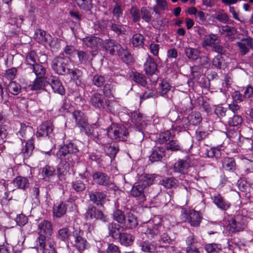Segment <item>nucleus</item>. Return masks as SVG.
Instances as JSON below:
<instances>
[{"label":"nucleus","mask_w":253,"mask_h":253,"mask_svg":"<svg viewBox=\"0 0 253 253\" xmlns=\"http://www.w3.org/2000/svg\"><path fill=\"white\" fill-rule=\"evenodd\" d=\"M161 227V219L155 216L152 220L149 221L146 224L143 226L142 231L148 238L153 239L158 236Z\"/></svg>","instance_id":"obj_3"},{"label":"nucleus","mask_w":253,"mask_h":253,"mask_svg":"<svg viewBox=\"0 0 253 253\" xmlns=\"http://www.w3.org/2000/svg\"><path fill=\"white\" fill-rule=\"evenodd\" d=\"M79 152L77 146L74 143L69 142L64 144L58 151L56 155L61 160H66L71 164H75L79 161Z\"/></svg>","instance_id":"obj_1"},{"label":"nucleus","mask_w":253,"mask_h":253,"mask_svg":"<svg viewBox=\"0 0 253 253\" xmlns=\"http://www.w3.org/2000/svg\"><path fill=\"white\" fill-rule=\"evenodd\" d=\"M190 125L196 126L199 125L202 120L201 114L198 112H193L188 117Z\"/></svg>","instance_id":"obj_46"},{"label":"nucleus","mask_w":253,"mask_h":253,"mask_svg":"<svg viewBox=\"0 0 253 253\" xmlns=\"http://www.w3.org/2000/svg\"><path fill=\"white\" fill-rule=\"evenodd\" d=\"M220 41V38L217 35L211 33L204 36L201 45L204 48H207L208 47H211L216 43H219Z\"/></svg>","instance_id":"obj_17"},{"label":"nucleus","mask_w":253,"mask_h":253,"mask_svg":"<svg viewBox=\"0 0 253 253\" xmlns=\"http://www.w3.org/2000/svg\"><path fill=\"white\" fill-rule=\"evenodd\" d=\"M118 54L126 64H129L132 61V57L130 53L122 47Z\"/></svg>","instance_id":"obj_54"},{"label":"nucleus","mask_w":253,"mask_h":253,"mask_svg":"<svg viewBox=\"0 0 253 253\" xmlns=\"http://www.w3.org/2000/svg\"><path fill=\"white\" fill-rule=\"evenodd\" d=\"M144 67L145 73L148 75L152 76L156 74L158 72L157 64L154 59L150 55L146 59Z\"/></svg>","instance_id":"obj_18"},{"label":"nucleus","mask_w":253,"mask_h":253,"mask_svg":"<svg viewBox=\"0 0 253 253\" xmlns=\"http://www.w3.org/2000/svg\"><path fill=\"white\" fill-rule=\"evenodd\" d=\"M38 61V56L35 51H31L27 53L25 63L26 64L27 69L37 64Z\"/></svg>","instance_id":"obj_28"},{"label":"nucleus","mask_w":253,"mask_h":253,"mask_svg":"<svg viewBox=\"0 0 253 253\" xmlns=\"http://www.w3.org/2000/svg\"><path fill=\"white\" fill-rule=\"evenodd\" d=\"M13 185L17 188L26 189L29 186L28 180L22 176H18L13 181Z\"/></svg>","instance_id":"obj_38"},{"label":"nucleus","mask_w":253,"mask_h":253,"mask_svg":"<svg viewBox=\"0 0 253 253\" xmlns=\"http://www.w3.org/2000/svg\"><path fill=\"white\" fill-rule=\"evenodd\" d=\"M165 148L171 151H180L182 147L177 140L172 139L166 144V148Z\"/></svg>","instance_id":"obj_51"},{"label":"nucleus","mask_w":253,"mask_h":253,"mask_svg":"<svg viewBox=\"0 0 253 253\" xmlns=\"http://www.w3.org/2000/svg\"><path fill=\"white\" fill-rule=\"evenodd\" d=\"M113 218L114 220L120 224H124L125 219V216L123 211L120 210H115L113 213Z\"/></svg>","instance_id":"obj_61"},{"label":"nucleus","mask_w":253,"mask_h":253,"mask_svg":"<svg viewBox=\"0 0 253 253\" xmlns=\"http://www.w3.org/2000/svg\"><path fill=\"white\" fill-rule=\"evenodd\" d=\"M222 34L225 35L226 37L230 40L233 41L235 39V36L237 33V30L234 27L225 25L221 26Z\"/></svg>","instance_id":"obj_31"},{"label":"nucleus","mask_w":253,"mask_h":253,"mask_svg":"<svg viewBox=\"0 0 253 253\" xmlns=\"http://www.w3.org/2000/svg\"><path fill=\"white\" fill-rule=\"evenodd\" d=\"M108 229L109 235L113 238L118 236L120 233L121 226L115 223H111L108 225Z\"/></svg>","instance_id":"obj_47"},{"label":"nucleus","mask_w":253,"mask_h":253,"mask_svg":"<svg viewBox=\"0 0 253 253\" xmlns=\"http://www.w3.org/2000/svg\"><path fill=\"white\" fill-rule=\"evenodd\" d=\"M171 86L166 81H162L159 84V90L161 95H165L170 90Z\"/></svg>","instance_id":"obj_63"},{"label":"nucleus","mask_w":253,"mask_h":253,"mask_svg":"<svg viewBox=\"0 0 253 253\" xmlns=\"http://www.w3.org/2000/svg\"><path fill=\"white\" fill-rule=\"evenodd\" d=\"M245 219V217L237 216L235 218H231L229 220L226 226V229L228 230V235L230 236L233 233L244 230L246 226Z\"/></svg>","instance_id":"obj_5"},{"label":"nucleus","mask_w":253,"mask_h":253,"mask_svg":"<svg viewBox=\"0 0 253 253\" xmlns=\"http://www.w3.org/2000/svg\"><path fill=\"white\" fill-rule=\"evenodd\" d=\"M190 161L189 158L186 157L183 159H179L174 164L173 170L175 172L181 174V179L184 178L187 172L188 169L190 167Z\"/></svg>","instance_id":"obj_8"},{"label":"nucleus","mask_w":253,"mask_h":253,"mask_svg":"<svg viewBox=\"0 0 253 253\" xmlns=\"http://www.w3.org/2000/svg\"><path fill=\"white\" fill-rule=\"evenodd\" d=\"M213 202L218 208L223 210H227L230 207L229 203L226 202L219 194L214 196Z\"/></svg>","instance_id":"obj_33"},{"label":"nucleus","mask_w":253,"mask_h":253,"mask_svg":"<svg viewBox=\"0 0 253 253\" xmlns=\"http://www.w3.org/2000/svg\"><path fill=\"white\" fill-rule=\"evenodd\" d=\"M73 237L75 238V246L80 253L89 248V244L82 237L80 230L77 229L73 232Z\"/></svg>","instance_id":"obj_11"},{"label":"nucleus","mask_w":253,"mask_h":253,"mask_svg":"<svg viewBox=\"0 0 253 253\" xmlns=\"http://www.w3.org/2000/svg\"><path fill=\"white\" fill-rule=\"evenodd\" d=\"M83 44L93 51H96L102 44V40L95 36H88L83 39Z\"/></svg>","instance_id":"obj_10"},{"label":"nucleus","mask_w":253,"mask_h":253,"mask_svg":"<svg viewBox=\"0 0 253 253\" xmlns=\"http://www.w3.org/2000/svg\"><path fill=\"white\" fill-rule=\"evenodd\" d=\"M42 174L44 180H48L49 178L55 175V169L52 166L46 165L42 168Z\"/></svg>","instance_id":"obj_39"},{"label":"nucleus","mask_w":253,"mask_h":253,"mask_svg":"<svg viewBox=\"0 0 253 253\" xmlns=\"http://www.w3.org/2000/svg\"><path fill=\"white\" fill-rule=\"evenodd\" d=\"M32 71L36 76L37 78H44L46 73V69L42 65L38 63L28 69Z\"/></svg>","instance_id":"obj_34"},{"label":"nucleus","mask_w":253,"mask_h":253,"mask_svg":"<svg viewBox=\"0 0 253 253\" xmlns=\"http://www.w3.org/2000/svg\"><path fill=\"white\" fill-rule=\"evenodd\" d=\"M132 79L142 86H145L147 84L146 77L143 74L138 72L133 73Z\"/></svg>","instance_id":"obj_48"},{"label":"nucleus","mask_w":253,"mask_h":253,"mask_svg":"<svg viewBox=\"0 0 253 253\" xmlns=\"http://www.w3.org/2000/svg\"><path fill=\"white\" fill-rule=\"evenodd\" d=\"M113 18L110 22L109 27L110 30L115 33L117 36L125 35L126 33V30L125 26L121 24L120 21H117Z\"/></svg>","instance_id":"obj_23"},{"label":"nucleus","mask_w":253,"mask_h":253,"mask_svg":"<svg viewBox=\"0 0 253 253\" xmlns=\"http://www.w3.org/2000/svg\"><path fill=\"white\" fill-rule=\"evenodd\" d=\"M70 164H72L71 162L67 161V160H61L57 168V173L59 178L65 175L67 173L69 169Z\"/></svg>","instance_id":"obj_32"},{"label":"nucleus","mask_w":253,"mask_h":253,"mask_svg":"<svg viewBox=\"0 0 253 253\" xmlns=\"http://www.w3.org/2000/svg\"><path fill=\"white\" fill-rule=\"evenodd\" d=\"M34 148V139H32V137H31L29 138L25 145V148L23 152L24 157L28 158L30 157L32 155Z\"/></svg>","instance_id":"obj_49"},{"label":"nucleus","mask_w":253,"mask_h":253,"mask_svg":"<svg viewBox=\"0 0 253 253\" xmlns=\"http://www.w3.org/2000/svg\"><path fill=\"white\" fill-rule=\"evenodd\" d=\"M243 175L248 176V178L253 180V163H247L244 167Z\"/></svg>","instance_id":"obj_59"},{"label":"nucleus","mask_w":253,"mask_h":253,"mask_svg":"<svg viewBox=\"0 0 253 253\" xmlns=\"http://www.w3.org/2000/svg\"><path fill=\"white\" fill-rule=\"evenodd\" d=\"M139 246L143 252L147 253H153L156 249V246L154 244L148 241L140 243Z\"/></svg>","instance_id":"obj_55"},{"label":"nucleus","mask_w":253,"mask_h":253,"mask_svg":"<svg viewBox=\"0 0 253 253\" xmlns=\"http://www.w3.org/2000/svg\"><path fill=\"white\" fill-rule=\"evenodd\" d=\"M159 184L167 189L176 188L178 186V181L174 177H165L160 181Z\"/></svg>","instance_id":"obj_30"},{"label":"nucleus","mask_w":253,"mask_h":253,"mask_svg":"<svg viewBox=\"0 0 253 253\" xmlns=\"http://www.w3.org/2000/svg\"><path fill=\"white\" fill-rule=\"evenodd\" d=\"M185 54L188 59L195 60L199 58L200 51L195 48L186 47L185 48Z\"/></svg>","instance_id":"obj_44"},{"label":"nucleus","mask_w":253,"mask_h":253,"mask_svg":"<svg viewBox=\"0 0 253 253\" xmlns=\"http://www.w3.org/2000/svg\"><path fill=\"white\" fill-rule=\"evenodd\" d=\"M93 178L98 184L108 186L109 188L116 190L114 184L110 181L109 177L104 173L102 172H95L93 175Z\"/></svg>","instance_id":"obj_13"},{"label":"nucleus","mask_w":253,"mask_h":253,"mask_svg":"<svg viewBox=\"0 0 253 253\" xmlns=\"http://www.w3.org/2000/svg\"><path fill=\"white\" fill-rule=\"evenodd\" d=\"M131 121L139 130L142 129L145 125L142 114L137 112L132 114Z\"/></svg>","instance_id":"obj_26"},{"label":"nucleus","mask_w":253,"mask_h":253,"mask_svg":"<svg viewBox=\"0 0 253 253\" xmlns=\"http://www.w3.org/2000/svg\"><path fill=\"white\" fill-rule=\"evenodd\" d=\"M119 238L121 244L125 246L131 245L134 241L133 236L127 233L120 234Z\"/></svg>","instance_id":"obj_36"},{"label":"nucleus","mask_w":253,"mask_h":253,"mask_svg":"<svg viewBox=\"0 0 253 253\" xmlns=\"http://www.w3.org/2000/svg\"><path fill=\"white\" fill-rule=\"evenodd\" d=\"M44 79L42 78H36L34 80L33 84L29 86L32 90H39L42 89L44 88L43 82Z\"/></svg>","instance_id":"obj_52"},{"label":"nucleus","mask_w":253,"mask_h":253,"mask_svg":"<svg viewBox=\"0 0 253 253\" xmlns=\"http://www.w3.org/2000/svg\"><path fill=\"white\" fill-rule=\"evenodd\" d=\"M223 169L227 171L233 172L236 169L235 159L232 157H224L221 161Z\"/></svg>","instance_id":"obj_22"},{"label":"nucleus","mask_w":253,"mask_h":253,"mask_svg":"<svg viewBox=\"0 0 253 253\" xmlns=\"http://www.w3.org/2000/svg\"><path fill=\"white\" fill-rule=\"evenodd\" d=\"M38 232L39 237L37 240L42 242L45 240L46 237L50 236L52 233V227L51 223L47 220L42 221L38 224Z\"/></svg>","instance_id":"obj_6"},{"label":"nucleus","mask_w":253,"mask_h":253,"mask_svg":"<svg viewBox=\"0 0 253 253\" xmlns=\"http://www.w3.org/2000/svg\"><path fill=\"white\" fill-rule=\"evenodd\" d=\"M72 116L75 121L76 126L87 120L84 113L80 110H75L72 113Z\"/></svg>","instance_id":"obj_41"},{"label":"nucleus","mask_w":253,"mask_h":253,"mask_svg":"<svg viewBox=\"0 0 253 253\" xmlns=\"http://www.w3.org/2000/svg\"><path fill=\"white\" fill-rule=\"evenodd\" d=\"M53 124L51 122L46 121L42 123L39 127L36 133L37 137L47 136L52 132Z\"/></svg>","instance_id":"obj_19"},{"label":"nucleus","mask_w":253,"mask_h":253,"mask_svg":"<svg viewBox=\"0 0 253 253\" xmlns=\"http://www.w3.org/2000/svg\"><path fill=\"white\" fill-rule=\"evenodd\" d=\"M108 135V128L106 129L100 128L95 129L93 131V133L90 136L95 142L98 144L104 145L105 141L104 139L106 135Z\"/></svg>","instance_id":"obj_16"},{"label":"nucleus","mask_w":253,"mask_h":253,"mask_svg":"<svg viewBox=\"0 0 253 253\" xmlns=\"http://www.w3.org/2000/svg\"><path fill=\"white\" fill-rule=\"evenodd\" d=\"M205 154L209 158L217 159L220 155V152L218 149L213 147L207 149Z\"/></svg>","instance_id":"obj_64"},{"label":"nucleus","mask_w":253,"mask_h":253,"mask_svg":"<svg viewBox=\"0 0 253 253\" xmlns=\"http://www.w3.org/2000/svg\"><path fill=\"white\" fill-rule=\"evenodd\" d=\"M35 39L39 43L43 42H49L51 39V37L49 34L41 29L37 30L34 35Z\"/></svg>","instance_id":"obj_24"},{"label":"nucleus","mask_w":253,"mask_h":253,"mask_svg":"<svg viewBox=\"0 0 253 253\" xmlns=\"http://www.w3.org/2000/svg\"><path fill=\"white\" fill-rule=\"evenodd\" d=\"M77 126L79 128L81 132L84 133L89 137H90L94 129V128L88 123V120L83 122Z\"/></svg>","instance_id":"obj_40"},{"label":"nucleus","mask_w":253,"mask_h":253,"mask_svg":"<svg viewBox=\"0 0 253 253\" xmlns=\"http://www.w3.org/2000/svg\"><path fill=\"white\" fill-rule=\"evenodd\" d=\"M106 79L104 76L101 75H95L92 79V84L97 87L104 86L106 84Z\"/></svg>","instance_id":"obj_50"},{"label":"nucleus","mask_w":253,"mask_h":253,"mask_svg":"<svg viewBox=\"0 0 253 253\" xmlns=\"http://www.w3.org/2000/svg\"><path fill=\"white\" fill-rule=\"evenodd\" d=\"M243 122V119L239 115H234L232 117L229 118L228 124L230 126H240Z\"/></svg>","instance_id":"obj_57"},{"label":"nucleus","mask_w":253,"mask_h":253,"mask_svg":"<svg viewBox=\"0 0 253 253\" xmlns=\"http://www.w3.org/2000/svg\"><path fill=\"white\" fill-rule=\"evenodd\" d=\"M165 148L162 147L155 146L152 149L149 159L152 162L161 161L165 156Z\"/></svg>","instance_id":"obj_21"},{"label":"nucleus","mask_w":253,"mask_h":253,"mask_svg":"<svg viewBox=\"0 0 253 253\" xmlns=\"http://www.w3.org/2000/svg\"><path fill=\"white\" fill-rule=\"evenodd\" d=\"M77 5L82 9L89 11L92 7V0H76Z\"/></svg>","instance_id":"obj_53"},{"label":"nucleus","mask_w":253,"mask_h":253,"mask_svg":"<svg viewBox=\"0 0 253 253\" xmlns=\"http://www.w3.org/2000/svg\"><path fill=\"white\" fill-rule=\"evenodd\" d=\"M68 59L62 56H58L54 58L51 62V66L54 72L59 75H66V70L68 68Z\"/></svg>","instance_id":"obj_4"},{"label":"nucleus","mask_w":253,"mask_h":253,"mask_svg":"<svg viewBox=\"0 0 253 253\" xmlns=\"http://www.w3.org/2000/svg\"><path fill=\"white\" fill-rule=\"evenodd\" d=\"M200 216L199 212L193 211L190 212L188 217V221L191 226H198L200 223Z\"/></svg>","instance_id":"obj_42"},{"label":"nucleus","mask_w":253,"mask_h":253,"mask_svg":"<svg viewBox=\"0 0 253 253\" xmlns=\"http://www.w3.org/2000/svg\"><path fill=\"white\" fill-rule=\"evenodd\" d=\"M66 211V204L61 202L53 208V214L56 217H61L65 214Z\"/></svg>","instance_id":"obj_43"},{"label":"nucleus","mask_w":253,"mask_h":253,"mask_svg":"<svg viewBox=\"0 0 253 253\" xmlns=\"http://www.w3.org/2000/svg\"><path fill=\"white\" fill-rule=\"evenodd\" d=\"M47 82L54 93L61 95L65 94V88L58 77L51 76L48 79Z\"/></svg>","instance_id":"obj_12"},{"label":"nucleus","mask_w":253,"mask_h":253,"mask_svg":"<svg viewBox=\"0 0 253 253\" xmlns=\"http://www.w3.org/2000/svg\"><path fill=\"white\" fill-rule=\"evenodd\" d=\"M124 224L126 228L132 229L135 228L138 223L136 217L131 213H128L126 215V219H125Z\"/></svg>","instance_id":"obj_35"},{"label":"nucleus","mask_w":253,"mask_h":253,"mask_svg":"<svg viewBox=\"0 0 253 253\" xmlns=\"http://www.w3.org/2000/svg\"><path fill=\"white\" fill-rule=\"evenodd\" d=\"M132 43L134 46H142L144 44V37L140 34H136L132 38Z\"/></svg>","instance_id":"obj_60"},{"label":"nucleus","mask_w":253,"mask_h":253,"mask_svg":"<svg viewBox=\"0 0 253 253\" xmlns=\"http://www.w3.org/2000/svg\"><path fill=\"white\" fill-rule=\"evenodd\" d=\"M89 102L95 109L102 110L105 108L107 100L103 95L98 92H94L89 96Z\"/></svg>","instance_id":"obj_7"},{"label":"nucleus","mask_w":253,"mask_h":253,"mask_svg":"<svg viewBox=\"0 0 253 253\" xmlns=\"http://www.w3.org/2000/svg\"><path fill=\"white\" fill-rule=\"evenodd\" d=\"M90 200L95 204L102 205L106 199V196L102 192L96 191L89 194Z\"/></svg>","instance_id":"obj_27"},{"label":"nucleus","mask_w":253,"mask_h":253,"mask_svg":"<svg viewBox=\"0 0 253 253\" xmlns=\"http://www.w3.org/2000/svg\"><path fill=\"white\" fill-rule=\"evenodd\" d=\"M108 137L116 141H126L129 138V132L124 126L112 123L108 127Z\"/></svg>","instance_id":"obj_2"},{"label":"nucleus","mask_w":253,"mask_h":253,"mask_svg":"<svg viewBox=\"0 0 253 253\" xmlns=\"http://www.w3.org/2000/svg\"><path fill=\"white\" fill-rule=\"evenodd\" d=\"M71 236V232L67 228H63L58 231V238L63 241H67Z\"/></svg>","instance_id":"obj_58"},{"label":"nucleus","mask_w":253,"mask_h":253,"mask_svg":"<svg viewBox=\"0 0 253 253\" xmlns=\"http://www.w3.org/2000/svg\"><path fill=\"white\" fill-rule=\"evenodd\" d=\"M171 137V134L169 130L165 131L159 134L158 141L160 144H164L169 140Z\"/></svg>","instance_id":"obj_62"},{"label":"nucleus","mask_w":253,"mask_h":253,"mask_svg":"<svg viewBox=\"0 0 253 253\" xmlns=\"http://www.w3.org/2000/svg\"><path fill=\"white\" fill-rule=\"evenodd\" d=\"M116 87L115 83H106L103 88L104 95L108 98L114 97V94L116 91Z\"/></svg>","instance_id":"obj_29"},{"label":"nucleus","mask_w":253,"mask_h":253,"mask_svg":"<svg viewBox=\"0 0 253 253\" xmlns=\"http://www.w3.org/2000/svg\"><path fill=\"white\" fill-rule=\"evenodd\" d=\"M7 88L8 91L13 95L18 94L21 90L20 84L15 82H10Z\"/></svg>","instance_id":"obj_56"},{"label":"nucleus","mask_w":253,"mask_h":253,"mask_svg":"<svg viewBox=\"0 0 253 253\" xmlns=\"http://www.w3.org/2000/svg\"><path fill=\"white\" fill-rule=\"evenodd\" d=\"M154 176L152 174H145L142 175L137 184L135 190H144L150 185L153 184Z\"/></svg>","instance_id":"obj_15"},{"label":"nucleus","mask_w":253,"mask_h":253,"mask_svg":"<svg viewBox=\"0 0 253 253\" xmlns=\"http://www.w3.org/2000/svg\"><path fill=\"white\" fill-rule=\"evenodd\" d=\"M102 44L105 51L111 55H114L116 52L118 53L122 48L121 45L113 39L105 40Z\"/></svg>","instance_id":"obj_9"},{"label":"nucleus","mask_w":253,"mask_h":253,"mask_svg":"<svg viewBox=\"0 0 253 253\" xmlns=\"http://www.w3.org/2000/svg\"><path fill=\"white\" fill-rule=\"evenodd\" d=\"M38 242L43 253H56L53 242L51 241H46L45 240L42 242L38 241Z\"/></svg>","instance_id":"obj_25"},{"label":"nucleus","mask_w":253,"mask_h":253,"mask_svg":"<svg viewBox=\"0 0 253 253\" xmlns=\"http://www.w3.org/2000/svg\"><path fill=\"white\" fill-rule=\"evenodd\" d=\"M20 129L18 131L17 134L21 137L20 139L22 141H25L26 139H29L33 136L34 131L31 126L21 123H20Z\"/></svg>","instance_id":"obj_20"},{"label":"nucleus","mask_w":253,"mask_h":253,"mask_svg":"<svg viewBox=\"0 0 253 253\" xmlns=\"http://www.w3.org/2000/svg\"><path fill=\"white\" fill-rule=\"evenodd\" d=\"M66 75H69L72 80L77 81L78 80L80 81V78L82 76V72L77 68H68L66 70Z\"/></svg>","instance_id":"obj_45"},{"label":"nucleus","mask_w":253,"mask_h":253,"mask_svg":"<svg viewBox=\"0 0 253 253\" xmlns=\"http://www.w3.org/2000/svg\"><path fill=\"white\" fill-rule=\"evenodd\" d=\"M104 147V151L110 157H114L119 151V147L117 144L111 145L109 143L102 145Z\"/></svg>","instance_id":"obj_37"},{"label":"nucleus","mask_w":253,"mask_h":253,"mask_svg":"<svg viewBox=\"0 0 253 253\" xmlns=\"http://www.w3.org/2000/svg\"><path fill=\"white\" fill-rule=\"evenodd\" d=\"M86 217L87 218L91 219H95L100 220L104 222H107L108 219L107 217L101 211L97 210L93 206H90L88 207L86 212Z\"/></svg>","instance_id":"obj_14"}]
</instances>
